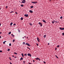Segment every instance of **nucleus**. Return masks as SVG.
<instances>
[{"mask_svg":"<svg viewBox=\"0 0 64 64\" xmlns=\"http://www.w3.org/2000/svg\"><path fill=\"white\" fill-rule=\"evenodd\" d=\"M32 3H33L34 4H36V3H38V2L36 1L32 2Z\"/></svg>","mask_w":64,"mask_h":64,"instance_id":"f257e3e1","label":"nucleus"},{"mask_svg":"<svg viewBox=\"0 0 64 64\" xmlns=\"http://www.w3.org/2000/svg\"><path fill=\"white\" fill-rule=\"evenodd\" d=\"M60 30H64V28H62L60 27Z\"/></svg>","mask_w":64,"mask_h":64,"instance_id":"f03ea898","label":"nucleus"},{"mask_svg":"<svg viewBox=\"0 0 64 64\" xmlns=\"http://www.w3.org/2000/svg\"><path fill=\"white\" fill-rule=\"evenodd\" d=\"M23 1H22V3H25L26 2V1L25 0H22Z\"/></svg>","mask_w":64,"mask_h":64,"instance_id":"7ed1b4c3","label":"nucleus"},{"mask_svg":"<svg viewBox=\"0 0 64 64\" xmlns=\"http://www.w3.org/2000/svg\"><path fill=\"white\" fill-rule=\"evenodd\" d=\"M37 40L39 42H40V40L39 38H38V37L37 38Z\"/></svg>","mask_w":64,"mask_h":64,"instance_id":"20e7f679","label":"nucleus"},{"mask_svg":"<svg viewBox=\"0 0 64 64\" xmlns=\"http://www.w3.org/2000/svg\"><path fill=\"white\" fill-rule=\"evenodd\" d=\"M24 16L26 17H28V14H25L24 15Z\"/></svg>","mask_w":64,"mask_h":64,"instance_id":"39448f33","label":"nucleus"},{"mask_svg":"<svg viewBox=\"0 0 64 64\" xmlns=\"http://www.w3.org/2000/svg\"><path fill=\"white\" fill-rule=\"evenodd\" d=\"M28 56H30V57L31 56V54H28Z\"/></svg>","mask_w":64,"mask_h":64,"instance_id":"423d86ee","label":"nucleus"},{"mask_svg":"<svg viewBox=\"0 0 64 64\" xmlns=\"http://www.w3.org/2000/svg\"><path fill=\"white\" fill-rule=\"evenodd\" d=\"M25 45H27L28 46H30V44L28 43H26L25 44Z\"/></svg>","mask_w":64,"mask_h":64,"instance_id":"0eeeda50","label":"nucleus"},{"mask_svg":"<svg viewBox=\"0 0 64 64\" xmlns=\"http://www.w3.org/2000/svg\"><path fill=\"white\" fill-rule=\"evenodd\" d=\"M29 12L30 13H33V11L31 10H30Z\"/></svg>","mask_w":64,"mask_h":64,"instance_id":"6e6552de","label":"nucleus"},{"mask_svg":"<svg viewBox=\"0 0 64 64\" xmlns=\"http://www.w3.org/2000/svg\"><path fill=\"white\" fill-rule=\"evenodd\" d=\"M55 22V21L54 20L52 22V23L53 24H54Z\"/></svg>","mask_w":64,"mask_h":64,"instance_id":"1a4fd4ad","label":"nucleus"},{"mask_svg":"<svg viewBox=\"0 0 64 64\" xmlns=\"http://www.w3.org/2000/svg\"><path fill=\"white\" fill-rule=\"evenodd\" d=\"M23 60V58H21L20 59V61H21V60Z\"/></svg>","mask_w":64,"mask_h":64,"instance_id":"9d476101","label":"nucleus"},{"mask_svg":"<svg viewBox=\"0 0 64 64\" xmlns=\"http://www.w3.org/2000/svg\"><path fill=\"white\" fill-rule=\"evenodd\" d=\"M42 21L43 22H44V23H46V21L44 20H42Z\"/></svg>","mask_w":64,"mask_h":64,"instance_id":"9b49d317","label":"nucleus"},{"mask_svg":"<svg viewBox=\"0 0 64 64\" xmlns=\"http://www.w3.org/2000/svg\"><path fill=\"white\" fill-rule=\"evenodd\" d=\"M23 20V17H22L20 18V20Z\"/></svg>","mask_w":64,"mask_h":64,"instance_id":"f8f14e48","label":"nucleus"},{"mask_svg":"<svg viewBox=\"0 0 64 64\" xmlns=\"http://www.w3.org/2000/svg\"><path fill=\"white\" fill-rule=\"evenodd\" d=\"M20 6H21V7H23L24 6V5H23V4H21Z\"/></svg>","mask_w":64,"mask_h":64,"instance_id":"ddd939ff","label":"nucleus"},{"mask_svg":"<svg viewBox=\"0 0 64 64\" xmlns=\"http://www.w3.org/2000/svg\"><path fill=\"white\" fill-rule=\"evenodd\" d=\"M13 24L12 22H11L10 24V26H12V24Z\"/></svg>","mask_w":64,"mask_h":64,"instance_id":"4468645a","label":"nucleus"},{"mask_svg":"<svg viewBox=\"0 0 64 64\" xmlns=\"http://www.w3.org/2000/svg\"><path fill=\"white\" fill-rule=\"evenodd\" d=\"M38 58H35V59H36V60H38Z\"/></svg>","mask_w":64,"mask_h":64,"instance_id":"2eb2a0df","label":"nucleus"},{"mask_svg":"<svg viewBox=\"0 0 64 64\" xmlns=\"http://www.w3.org/2000/svg\"><path fill=\"white\" fill-rule=\"evenodd\" d=\"M33 7H34V6H30V8H33Z\"/></svg>","mask_w":64,"mask_h":64,"instance_id":"dca6fc26","label":"nucleus"},{"mask_svg":"<svg viewBox=\"0 0 64 64\" xmlns=\"http://www.w3.org/2000/svg\"><path fill=\"white\" fill-rule=\"evenodd\" d=\"M11 32H9L8 33V34L10 35V34H11Z\"/></svg>","mask_w":64,"mask_h":64,"instance_id":"f3484780","label":"nucleus"},{"mask_svg":"<svg viewBox=\"0 0 64 64\" xmlns=\"http://www.w3.org/2000/svg\"><path fill=\"white\" fill-rule=\"evenodd\" d=\"M13 12H14V11H12L10 12V13H13Z\"/></svg>","mask_w":64,"mask_h":64,"instance_id":"a211bd4d","label":"nucleus"},{"mask_svg":"<svg viewBox=\"0 0 64 64\" xmlns=\"http://www.w3.org/2000/svg\"><path fill=\"white\" fill-rule=\"evenodd\" d=\"M14 54H16V55H17V54H18L16 52H14Z\"/></svg>","mask_w":64,"mask_h":64,"instance_id":"6ab92c4d","label":"nucleus"},{"mask_svg":"<svg viewBox=\"0 0 64 64\" xmlns=\"http://www.w3.org/2000/svg\"><path fill=\"white\" fill-rule=\"evenodd\" d=\"M24 56H27V55L26 54H24Z\"/></svg>","mask_w":64,"mask_h":64,"instance_id":"aec40b11","label":"nucleus"},{"mask_svg":"<svg viewBox=\"0 0 64 64\" xmlns=\"http://www.w3.org/2000/svg\"><path fill=\"white\" fill-rule=\"evenodd\" d=\"M12 42H15V40H12Z\"/></svg>","mask_w":64,"mask_h":64,"instance_id":"412c9836","label":"nucleus"},{"mask_svg":"<svg viewBox=\"0 0 64 64\" xmlns=\"http://www.w3.org/2000/svg\"><path fill=\"white\" fill-rule=\"evenodd\" d=\"M40 60H41V59H40L39 58H38V60H39V61H40Z\"/></svg>","mask_w":64,"mask_h":64,"instance_id":"4be33fe9","label":"nucleus"},{"mask_svg":"<svg viewBox=\"0 0 64 64\" xmlns=\"http://www.w3.org/2000/svg\"><path fill=\"white\" fill-rule=\"evenodd\" d=\"M46 35H44V38H45V37H46Z\"/></svg>","mask_w":64,"mask_h":64,"instance_id":"5701e85b","label":"nucleus"},{"mask_svg":"<svg viewBox=\"0 0 64 64\" xmlns=\"http://www.w3.org/2000/svg\"><path fill=\"white\" fill-rule=\"evenodd\" d=\"M10 51V49L8 48V51Z\"/></svg>","mask_w":64,"mask_h":64,"instance_id":"b1692460","label":"nucleus"},{"mask_svg":"<svg viewBox=\"0 0 64 64\" xmlns=\"http://www.w3.org/2000/svg\"><path fill=\"white\" fill-rule=\"evenodd\" d=\"M60 46L58 45L57 46V47H58V48L59 47V46Z\"/></svg>","mask_w":64,"mask_h":64,"instance_id":"393cba45","label":"nucleus"},{"mask_svg":"<svg viewBox=\"0 0 64 64\" xmlns=\"http://www.w3.org/2000/svg\"><path fill=\"white\" fill-rule=\"evenodd\" d=\"M9 46H11V43L9 44Z\"/></svg>","mask_w":64,"mask_h":64,"instance_id":"a878e982","label":"nucleus"},{"mask_svg":"<svg viewBox=\"0 0 64 64\" xmlns=\"http://www.w3.org/2000/svg\"><path fill=\"white\" fill-rule=\"evenodd\" d=\"M55 55L56 58H58V57L57 56H56V55Z\"/></svg>","mask_w":64,"mask_h":64,"instance_id":"bb28decb","label":"nucleus"},{"mask_svg":"<svg viewBox=\"0 0 64 64\" xmlns=\"http://www.w3.org/2000/svg\"><path fill=\"white\" fill-rule=\"evenodd\" d=\"M38 24H40V25H41V23H40V22H39L38 23Z\"/></svg>","mask_w":64,"mask_h":64,"instance_id":"cd10ccee","label":"nucleus"},{"mask_svg":"<svg viewBox=\"0 0 64 64\" xmlns=\"http://www.w3.org/2000/svg\"><path fill=\"white\" fill-rule=\"evenodd\" d=\"M62 18H63V17L62 16H61L60 17V19H62Z\"/></svg>","mask_w":64,"mask_h":64,"instance_id":"c85d7f7f","label":"nucleus"},{"mask_svg":"<svg viewBox=\"0 0 64 64\" xmlns=\"http://www.w3.org/2000/svg\"><path fill=\"white\" fill-rule=\"evenodd\" d=\"M23 44H24V45H25V43L24 42L23 43Z\"/></svg>","mask_w":64,"mask_h":64,"instance_id":"c756f323","label":"nucleus"},{"mask_svg":"<svg viewBox=\"0 0 64 64\" xmlns=\"http://www.w3.org/2000/svg\"><path fill=\"white\" fill-rule=\"evenodd\" d=\"M62 35H63V36H64V33H62Z\"/></svg>","mask_w":64,"mask_h":64,"instance_id":"7c9ffc66","label":"nucleus"},{"mask_svg":"<svg viewBox=\"0 0 64 64\" xmlns=\"http://www.w3.org/2000/svg\"><path fill=\"white\" fill-rule=\"evenodd\" d=\"M30 25H32V24H31V23H30Z\"/></svg>","mask_w":64,"mask_h":64,"instance_id":"2f4dec72","label":"nucleus"},{"mask_svg":"<svg viewBox=\"0 0 64 64\" xmlns=\"http://www.w3.org/2000/svg\"><path fill=\"white\" fill-rule=\"evenodd\" d=\"M27 48H28V49H29V50H30V48H29V47H27Z\"/></svg>","mask_w":64,"mask_h":64,"instance_id":"473e14b6","label":"nucleus"},{"mask_svg":"<svg viewBox=\"0 0 64 64\" xmlns=\"http://www.w3.org/2000/svg\"><path fill=\"white\" fill-rule=\"evenodd\" d=\"M3 44H5V42H3Z\"/></svg>","mask_w":64,"mask_h":64,"instance_id":"72a5a7b5","label":"nucleus"},{"mask_svg":"<svg viewBox=\"0 0 64 64\" xmlns=\"http://www.w3.org/2000/svg\"><path fill=\"white\" fill-rule=\"evenodd\" d=\"M18 30V32H20V30Z\"/></svg>","mask_w":64,"mask_h":64,"instance_id":"f704fd0d","label":"nucleus"},{"mask_svg":"<svg viewBox=\"0 0 64 64\" xmlns=\"http://www.w3.org/2000/svg\"><path fill=\"white\" fill-rule=\"evenodd\" d=\"M13 25H14V26H15V25H16V24H14Z\"/></svg>","mask_w":64,"mask_h":64,"instance_id":"c9c22d12","label":"nucleus"},{"mask_svg":"<svg viewBox=\"0 0 64 64\" xmlns=\"http://www.w3.org/2000/svg\"><path fill=\"white\" fill-rule=\"evenodd\" d=\"M43 62L44 63H45V64H46V62Z\"/></svg>","mask_w":64,"mask_h":64,"instance_id":"e433bc0d","label":"nucleus"},{"mask_svg":"<svg viewBox=\"0 0 64 64\" xmlns=\"http://www.w3.org/2000/svg\"><path fill=\"white\" fill-rule=\"evenodd\" d=\"M0 52H2V51L1 50H0Z\"/></svg>","mask_w":64,"mask_h":64,"instance_id":"4c0bfd02","label":"nucleus"},{"mask_svg":"<svg viewBox=\"0 0 64 64\" xmlns=\"http://www.w3.org/2000/svg\"><path fill=\"white\" fill-rule=\"evenodd\" d=\"M15 13L16 14H18L17 13V12H16Z\"/></svg>","mask_w":64,"mask_h":64,"instance_id":"58836bf2","label":"nucleus"},{"mask_svg":"<svg viewBox=\"0 0 64 64\" xmlns=\"http://www.w3.org/2000/svg\"><path fill=\"white\" fill-rule=\"evenodd\" d=\"M22 56H24L23 54V53L22 54Z\"/></svg>","mask_w":64,"mask_h":64,"instance_id":"ea45409f","label":"nucleus"},{"mask_svg":"<svg viewBox=\"0 0 64 64\" xmlns=\"http://www.w3.org/2000/svg\"><path fill=\"white\" fill-rule=\"evenodd\" d=\"M12 36V37H14L15 36H14V35H13Z\"/></svg>","mask_w":64,"mask_h":64,"instance_id":"a19ab883","label":"nucleus"},{"mask_svg":"<svg viewBox=\"0 0 64 64\" xmlns=\"http://www.w3.org/2000/svg\"><path fill=\"white\" fill-rule=\"evenodd\" d=\"M41 25L40 26H42V24H41Z\"/></svg>","mask_w":64,"mask_h":64,"instance_id":"79ce46f5","label":"nucleus"},{"mask_svg":"<svg viewBox=\"0 0 64 64\" xmlns=\"http://www.w3.org/2000/svg\"><path fill=\"white\" fill-rule=\"evenodd\" d=\"M6 8H8V6H6Z\"/></svg>","mask_w":64,"mask_h":64,"instance_id":"37998d69","label":"nucleus"},{"mask_svg":"<svg viewBox=\"0 0 64 64\" xmlns=\"http://www.w3.org/2000/svg\"><path fill=\"white\" fill-rule=\"evenodd\" d=\"M36 45H37V46H38V44H36Z\"/></svg>","mask_w":64,"mask_h":64,"instance_id":"c03bdc74","label":"nucleus"},{"mask_svg":"<svg viewBox=\"0 0 64 64\" xmlns=\"http://www.w3.org/2000/svg\"><path fill=\"white\" fill-rule=\"evenodd\" d=\"M55 50H57V48H55Z\"/></svg>","mask_w":64,"mask_h":64,"instance_id":"a18cd8bd","label":"nucleus"},{"mask_svg":"<svg viewBox=\"0 0 64 64\" xmlns=\"http://www.w3.org/2000/svg\"><path fill=\"white\" fill-rule=\"evenodd\" d=\"M14 58H17V57H16V56L14 57Z\"/></svg>","mask_w":64,"mask_h":64,"instance_id":"49530a36","label":"nucleus"},{"mask_svg":"<svg viewBox=\"0 0 64 64\" xmlns=\"http://www.w3.org/2000/svg\"><path fill=\"white\" fill-rule=\"evenodd\" d=\"M10 58H10V60H11L12 59Z\"/></svg>","mask_w":64,"mask_h":64,"instance_id":"de8ad7c7","label":"nucleus"},{"mask_svg":"<svg viewBox=\"0 0 64 64\" xmlns=\"http://www.w3.org/2000/svg\"><path fill=\"white\" fill-rule=\"evenodd\" d=\"M2 34V32H0V34Z\"/></svg>","mask_w":64,"mask_h":64,"instance_id":"09e8293b","label":"nucleus"},{"mask_svg":"<svg viewBox=\"0 0 64 64\" xmlns=\"http://www.w3.org/2000/svg\"><path fill=\"white\" fill-rule=\"evenodd\" d=\"M13 34H11V36H13Z\"/></svg>","mask_w":64,"mask_h":64,"instance_id":"8fccbe9b","label":"nucleus"},{"mask_svg":"<svg viewBox=\"0 0 64 64\" xmlns=\"http://www.w3.org/2000/svg\"><path fill=\"white\" fill-rule=\"evenodd\" d=\"M23 63H25V61H23Z\"/></svg>","mask_w":64,"mask_h":64,"instance_id":"3c124183","label":"nucleus"},{"mask_svg":"<svg viewBox=\"0 0 64 64\" xmlns=\"http://www.w3.org/2000/svg\"><path fill=\"white\" fill-rule=\"evenodd\" d=\"M55 23H57V21H56L55 22Z\"/></svg>","mask_w":64,"mask_h":64,"instance_id":"603ef678","label":"nucleus"},{"mask_svg":"<svg viewBox=\"0 0 64 64\" xmlns=\"http://www.w3.org/2000/svg\"><path fill=\"white\" fill-rule=\"evenodd\" d=\"M1 25V23H0V26Z\"/></svg>","mask_w":64,"mask_h":64,"instance_id":"864d4df0","label":"nucleus"},{"mask_svg":"<svg viewBox=\"0 0 64 64\" xmlns=\"http://www.w3.org/2000/svg\"><path fill=\"white\" fill-rule=\"evenodd\" d=\"M33 62H34L35 61H34V60H33Z\"/></svg>","mask_w":64,"mask_h":64,"instance_id":"5fc2aeb1","label":"nucleus"},{"mask_svg":"<svg viewBox=\"0 0 64 64\" xmlns=\"http://www.w3.org/2000/svg\"><path fill=\"white\" fill-rule=\"evenodd\" d=\"M49 44H50V43H48V45H49Z\"/></svg>","mask_w":64,"mask_h":64,"instance_id":"6e6d98bb","label":"nucleus"},{"mask_svg":"<svg viewBox=\"0 0 64 64\" xmlns=\"http://www.w3.org/2000/svg\"><path fill=\"white\" fill-rule=\"evenodd\" d=\"M1 38V36H0V38Z\"/></svg>","mask_w":64,"mask_h":64,"instance_id":"4d7b16f0","label":"nucleus"},{"mask_svg":"<svg viewBox=\"0 0 64 64\" xmlns=\"http://www.w3.org/2000/svg\"><path fill=\"white\" fill-rule=\"evenodd\" d=\"M29 64H32L31 63H28Z\"/></svg>","mask_w":64,"mask_h":64,"instance_id":"13d9d810","label":"nucleus"},{"mask_svg":"<svg viewBox=\"0 0 64 64\" xmlns=\"http://www.w3.org/2000/svg\"><path fill=\"white\" fill-rule=\"evenodd\" d=\"M24 38H26V36H24Z\"/></svg>","mask_w":64,"mask_h":64,"instance_id":"bf43d9fd","label":"nucleus"},{"mask_svg":"<svg viewBox=\"0 0 64 64\" xmlns=\"http://www.w3.org/2000/svg\"><path fill=\"white\" fill-rule=\"evenodd\" d=\"M22 38H23V39H24V37H23Z\"/></svg>","mask_w":64,"mask_h":64,"instance_id":"052dcab7","label":"nucleus"},{"mask_svg":"<svg viewBox=\"0 0 64 64\" xmlns=\"http://www.w3.org/2000/svg\"><path fill=\"white\" fill-rule=\"evenodd\" d=\"M23 57H24V56H22Z\"/></svg>","mask_w":64,"mask_h":64,"instance_id":"680f3d73","label":"nucleus"},{"mask_svg":"<svg viewBox=\"0 0 64 64\" xmlns=\"http://www.w3.org/2000/svg\"><path fill=\"white\" fill-rule=\"evenodd\" d=\"M49 1H51V0H50Z\"/></svg>","mask_w":64,"mask_h":64,"instance_id":"e2e57ef3","label":"nucleus"},{"mask_svg":"<svg viewBox=\"0 0 64 64\" xmlns=\"http://www.w3.org/2000/svg\"><path fill=\"white\" fill-rule=\"evenodd\" d=\"M5 42H6V41H4Z\"/></svg>","mask_w":64,"mask_h":64,"instance_id":"0e129e2a","label":"nucleus"},{"mask_svg":"<svg viewBox=\"0 0 64 64\" xmlns=\"http://www.w3.org/2000/svg\"><path fill=\"white\" fill-rule=\"evenodd\" d=\"M0 10H1V8H0Z\"/></svg>","mask_w":64,"mask_h":64,"instance_id":"69168bd1","label":"nucleus"},{"mask_svg":"<svg viewBox=\"0 0 64 64\" xmlns=\"http://www.w3.org/2000/svg\"><path fill=\"white\" fill-rule=\"evenodd\" d=\"M12 57H14V56H12Z\"/></svg>","mask_w":64,"mask_h":64,"instance_id":"338daca9","label":"nucleus"},{"mask_svg":"<svg viewBox=\"0 0 64 64\" xmlns=\"http://www.w3.org/2000/svg\"><path fill=\"white\" fill-rule=\"evenodd\" d=\"M28 38V37H27V38Z\"/></svg>","mask_w":64,"mask_h":64,"instance_id":"774afa93","label":"nucleus"}]
</instances>
